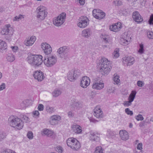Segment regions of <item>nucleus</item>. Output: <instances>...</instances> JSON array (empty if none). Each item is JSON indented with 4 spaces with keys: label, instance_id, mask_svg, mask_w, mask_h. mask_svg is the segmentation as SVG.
Masks as SVG:
<instances>
[{
    "label": "nucleus",
    "instance_id": "obj_1",
    "mask_svg": "<svg viewBox=\"0 0 153 153\" xmlns=\"http://www.w3.org/2000/svg\"><path fill=\"white\" fill-rule=\"evenodd\" d=\"M8 122L10 126L15 129L20 130L24 126V121L21 118L13 115L9 117Z\"/></svg>",
    "mask_w": 153,
    "mask_h": 153
},
{
    "label": "nucleus",
    "instance_id": "obj_2",
    "mask_svg": "<svg viewBox=\"0 0 153 153\" xmlns=\"http://www.w3.org/2000/svg\"><path fill=\"white\" fill-rule=\"evenodd\" d=\"M42 56L41 55H31L27 57L28 62L32 66L37 67L41 65L43 62Z\"/></svg>",
    "mask_w": 153,
    "mask_h": 153
},
{
    "label": "nucleus",
    "instance_id": "obj_3",
    "mask_svg": "<svg viewBox=\"0 0 153 153\" xmlns=\"http://www.w3.org/2000/svg\"><path fill=\"white\" fill-rule=\"evenodd\" d=\"M110 62L106 58H102L99 63L100 72L102 75L107 74L110 71L111 67L109 64Z\"/></svg>",
    "mask_w": 153,
    "mask_h": 153
},
{
    "label": "nucleus",
    "instance_id": "obj_4",
    "mask_svg": "<svg viewBox=\"0 0 153 153\" xmlns=\"http://www.w3.org/2000/svg\"><path fill=\"white\" fill-rule=\"evenodd\" d=\"M43 61L44 64L46 66L51 67L56 64L57 61V59L55 55L48 54L45 56Z\"/></svg>",
    "mask_w": 153,
    "mask_h": 153
},
{
    "label": "nucleus",
    "instance_id": "obj_5",
    "mask_svg": "<svg viewBox=\"0 0 153 153\" xmlns=\"http://www.w3.org/2000/svg\"><path fill=\"white\" fill-rule=\"evenodd\" d=\"M66 17L65 13L63 12L57 17L55 18L53 20V24L56 26H59L62 25L65 21Z\"/></svg>",
    "mask_w": 153,
    "mask_h": 153
},
{
    "label": "nucleus",
    "instance_id": "obj_6",
    "mask_svg": "<svg viewBox=\"0 0 153 153\" xmlns=\"http://www.w3.org/2000/svg\"><path fill=\"white\" fill-rule=\"evenodd\" d=\"M36 17L40 20H43L47 16V12L45 11V8L43 6L37 7L36 10Z\"/></svg>",
    "mask_w": 153,
    "mask_h": 153
},
{
    "label": "nucleus",
    "instance_id": "obj_7",
    "mask_svg": "<svg viewBox=\"0 0 153 153\" xmlns=\"http://www.w3.org/2000/svg\"><path fill=\"white\" fill-rule=\"evenodd\" d=\"M80 74V72L78 69L72 70L68 74L67 78L70 81H73L77 79Z\"/></svg>",
    "mask_w": 153,
    "mask_h": 153
},
{
    "label": "nucleus",
    "instance_id": "obj_8",
    "mask_svg": "<svg viewBox=\"0 0 153 153\" xmlns=\"http://www.w3.org/2000/svg\"><path fill=\"white\" fill-rule=\"evenodd\" d=\"M89 20L86 16H81L79 19L77 25L80 28H85L89 24Z\"/></svg>",
    "mask_w": 153,
    "mask_h": 153
},
{
    "label": "nucleus",
    "instance_id": "obj_9",
    "mask_svg": "<svg viewBox=\"0 0 153 153\" xmlns=\"http://www.w3.org/2000/svg\"><path fill=\"white\" fill-rule=\"evenodd\" d=\"M69 52V49L66 46L60 47L58 50V55L60 58H62L65 57L67 54Z\"/></svg>",
    "mask_w": 153,
    "mask_h": 153
},
{
    "label": "nucleus",
    "instance_id": "obj_10",
    "mask_svg": "<svg viewBox=\"0 0 153 153\" xmlns=\"http://www.w3.org/2000/svg\"><path fill=\"white\" fill-rule=\"evenodd\" d=\"M93 15L96 18L100 19L103 18L105 16V13L99 9H94L92 11Z\"/></svg>",
    "mask_w": 153,
    "mask_h": 153
},
{
    "label": "nucleus",
    "instance_id": "obj_11",
    "mask_svg": "<svg viewBox=\"0 0 153 153\" xmlns=\"http://www.w3.org/2000/svg\"><path fill=\"white\" fill-rule=\"evenodd\" d=\"M44 74L41 71H36L34 72L33 76L35 79L39 82H41L45 78V77Z\"/></svg>",
    "mask_w": 153,
    "mask_h": 153
},
{
    "label": "nucleus",
    "instance_id": "obj_12",
    "mask_svg": "<svg viewBox=\"0 0 153 153\" xmlns=\"http://www.w3.org/2000/svg\"><path fill=\"white\" fill-rule=\"evenodd\" d=\"M41 48L44 53L47 55L49 54L52 52V48L51 46L46 42H43L41 44Z\"/></svg>",
    "mask_w": 153,
    "mask_h": 153
},
{
    "label": "nucleus",
    "instance_id": "obj_13",
    "mask_svg": "<svg viewBox=\"0 0 153 153\" xmlns=\"http://www.w3.org/2000/svg\"><path fill=\"white\" fill-rule=\"evenodd\" d=\"M90 80L89 78L87 76L82 77L80 82V86L84 88H86L90 84Z\"/></svg>",
    "mask_w": 153,
    "mask_h": 153
},
{
    "label": "nucleus",
    "instance_id": "obj_14",
    "mask_svg": "<svg viewBox=\"0 0 153 153\" xmlns=\"http://www.w3.org/2000/svg\"><path fill=\"white\" fill-rule=\"evenodd\" d=\"M134 58L132 56H128L124 57L123 59V63L127 66L131 65L134 63Z\"/></svg>",
    "mask_w": 153,
    "mask_h": 153
},
{
    "label": "nucleus",
    "instance_id": "obj_15",
    "mask_svg": "<svg viewBox=\"0 0 153 153\" xmlns=\"http://www.w3.org/2000/svg\"><path fill=\"white\" fill-rule=\"evenodd\" d=\"M132 18L135 21L138 23L141 22L143 21V18L137 11H134L133 13Z\"/></svg>",
    "mask_w": 153,
    "mask_h": 153
},
{
    "label": "nucleus",
    "instance_id": "obj_16",
    "mask_svg": "<svg viewBox=\"0 0 153 153\" xmlns=\"http://www.w3.org/2000/svg\"><path fill=\"white\" fill-rule=\"evenodd\" d=\"M119 135L121 139L123 140H126L129 139V136L128 132L125 130H121L119 131Z\"/></svg>",
    "mask_w": 153,
    "mask_h": 153
},
{
    "label": "nucleus",
    "instance_id": "obj_17",
    "mask_svg": "<svg viewBox=\"0 0 153 153\" xmlns=\"http://www.w3.org/2000/svg\"><path fill=\"white\" fill-rule=\"evenodd\" d=\"M61 117L58 115H53L51 117L50 120V124L52 125H54L57 124L58 121L61 120Z\"/></svg>",
    "mask_w": 153,
    "mask_h": 153
},
{
    "label": "nucleus",
    "instance_id": "obj_18",
    "mask_svg": "<svg viewBox=\"0 0 153 153\" xmlns=\"http://www.w3.org/2000/svg\"><path fill=\"white\" fill-rule=\"evenodd\" d=\"M92 87L93 88L100 90L104 88V83L100 81H95L94 82Z\"/></svg>",
    "mask_w": 153,
    "mask_h": 153
},
{
    "label": "nucleus",
    "instance_id": "obj_19",
    "mask_svg": "<svg viewBox=\"0 0 153 153\" xmlns=\"http://www.w3.org/2000/svg\"><path fill=\"white\" fill-rule=\"evenodd\" d=\"M92 33L91 30L90 28H87L83 30L82 32V37L88 38L90 37Z\"/></svg>",
    "mask_w": 153,
    "mask_h": 153
},
{
    "label": "nucleus",
    "instance_id": "obj_20",
    "mask_svg": "<svg viewBox=\"0 0 153 153\" xmlns=\"http://www.w3.org/2000/svg\"><path fill=\"white\" fill-rule=\"evenodd\" d=\"M121 28V23L120 22L116 23L109 27L110 30L114 32H117L119 31Z\"/></svg>",
    "mask_w": 153,
    "mask_h": 153
},
{
    "label": "nucleus",
    "instance_id": "obj_21",
    "mask_svg": "<svg viewBox=\"0 0 153 153\" xmlns=\"http://www.w3.org/2000/svg\"><path fill=\"white\" fill-rule=\"evenodd\" d=\"M10 25H6L5 27L3 28L1 33L2 35H8L10 33V31L11 30Z\"/></svg>",
    "mask_w": 153,
    "mask_h": 153
},
{
    "label": "nucleus",
    "instance_id": "obj_22",
    "mask_svg": "<svg viewBox=\"0 0 153 153\" xmlns=\"http://www.w3.org/2000/svg\"><path fill=\"white\" fill-rule=\"evenodd\" d=\"M94 115L98 118H101L102 117V112L100 109V108L97 107L94 109Z\"/></svg>",
    "mask_w": 153,
    "mask_h": 153
},
{
    "label": "nucleus",
    "instance_id": "obj_23",
    "mask_svg": "<svg viewBox=\"0 0 153 153\" xmlns=\"http://www.w3.org/2000/svg\"><path fill=\"white\" fill-rule=\"evenodd\" d=\"M72 128L73 131L76 133L80 134L82 132L81 127L78 125H74Z\"/></svg>",
    "mask_w": 153,
    "mask_h": 153
},
{
    "label": "nucleus",
    "instance_id": "obj_24",
    "mask_svg": "<svg viewBox=\"0 0 153 153\" xmlns=\"http://www.w3.org/2000/svg\"><path fill=\"white\" fill-rule=\"evenodd\" d=\"M75 141H76V143H73V144H72L73 146H71L70 148L74 150H77L80 148V144L77 139H76Z\"/></svg>",
    "mask_w": 153,
    "mask_h": 153
},
{
    "label": "nucleus",
    "instance_id": "obj_25",
    "mask_svg": "<svg viewBox=\"0 0 153 153\" xmlns=\"http://www.w3.org/2000/svg\"><path fill=\"white\" fill-rule=\"evenodd\" d=\"M36 38L35 36L31 37L29 40L25 41L24 43L27 46L31 45L34 42Z\"/></svg>",
    "mask_w": 153,
    "mask_h": 153
},
{
    "label": "nucleus",
    "instance_id": "obj_26",
    "mask_svg": "<svg viewBox=\"0 0 153 153\" xmlns=\"http://www.w3.org/2000/svg\"><path fill=\"white\" fill-rule=\"evenodd\" d=\"M7 48L6 43L4 41L0 39V52H2V51Z\"/></svg>",
    "mask_w": 153,
    "mask_h": 153
},
{
    "label": "nucleus",
    "instance_id": "obj_27",
    "mask_svg": "<svg viewBox=\"0 0 153 153\" xmlns=\"http://www.w3.org/2000/svg\"><path fill=\"white\" fill-rule=\"evenodd\" d=\"M90 139L91 140L97 141L99 140V137L97 136L96 134L93 132H91L90 135Z\"/></svg>",
    "mask_w": 153,
    "mask_h": 153
},
{
    "label": "nucleus",
    "instance_id": "obj_28",
    "mask_svg": "<svg viewBox=\"0 0 153 153\" xmlns=\"http://www.w3.org/2000/svg\"><path fill=\"white\" fill-rule=\"evenodd\" d=\"M76 139L74 138H68L66 141L67 146L70 147L71 146H73L72 144H73V143H76V141L75 140Z\"/></svg>",
    "mask_w": 153,
    "mask_h": 153
},
{
    "label": "nucleus",
    "instance_id": "obj_29",
    "mask_svg": "<svg viewBox=\"0 0 153 153\" xmlns=\"http://www.w3.org/2000/svg\"><path fill=\"white\" fill-rule=\"evenodd\" d=\"M136 94V92L135 91H132L130 95L128 97V100L130 102H132L135 98V96Z\"/></svg>",
    "mask_w": 153,
    "mask_h": 153
},
{
    "label": "nucleus",
    "instance_id": "obj_30",
    "mask_svg": "<svg viewBox=\"0 0 153 153\" xmlns=\"http://www.w3.org/2000/svg\"><path fill=\"white\" fill-rule=\"evenodd\" d=\"M71 106L74 109H76L79 106L80 104L78 102L75 101L74 99H73L71 101Z\"/></svg>",
    "mask_w": 153,
    "mask_h": 153
},
{
    "label": "nucleus",
    "instance_id": "obj_31",
    "mask_svg": "<svg viewBox=\"0 0 153 153\" xmlns=\"http://www.w3.org/2000/svg\"><path fill=\"white\" fill-rule=\"evenodd\" d=\"M43 133L44 134L48 137H51L53 134V132L51 130L45 129L44 130Z\"/></svg>",
    "mask_w": 153,
    "mask_h": 153
},
{
    "label": "nucleus",
    "instance_id": "obj_32",
    "mask_svg": "<svg viewBox=\"0 0 153 153\" xmlns=\"http://www.w3.org/2000/svg\"><path fill=\"white\" fill-rule=\"evenodd\" d=\"M6 59L9 62H12L15 59V57L13 54L9 53L7 55Z\"/></svg>",
    "mask_w": 153,
    "mask_h": 153
},
{
    "label": "nucleus",
    "instance_id": "obj_33",
    "mask_svg": "<svg viewBox=\"0 0 153 153\" xmlns=\"http://www.w3.org/2000/svg\"><path fill=\"white\" fill-rule=\"evenodd\" d=\"M29 102L28 100H26L25 101H23L20 104V105L22 109H24L26 107H27L29 105L27 104V103Z\"/></svg>",
    "mask_w": 153,
    "mask_h": 153
},
{
    "label": "nucleus",
    "instance_id": "obj_34",
    "mask_svg": "<svg viewBox=\"0 0 153 153\" xmlns=\"http://www.w3.org/2000/svg\"><path fill=\"white\" fill-rule=\"evenodd\" d=\"M61 93V92L60 90L58 89H55L52 93V95L53 97H56L58 96Z\"/></svg>",
    "mask_w": 153,
    "mask_h": 153
},
{
    "label": "nucleus",
    "instance_id": "obj_35",
    "mask_svg": "<svg viewBox=\"0 0 153 153\" xmlns=\"http://www.w3.org/2000/svg\"><path fill=\"white\" fill-rule=\"evenodd\" d=\"M114 77L113 78V80L114 81V84L115 83L116 84H118L120 82V79L119 76L117 75L116 74H115L114 75Z\"/></svg>",
    "mask_w": 153,
    "mask_h": 153
},
{
    "label": "nucleus",
    "instance_id": "obj_36",
    "mask_svg": "<svg viewBox=\"0 0 153 153\" xmlns=\"http://www.w3.org/2000/svg\"><path fill=\"white\" fill-rule=\"evenodd\" d=\"M103 149L101 146H97L94 153H103Z\"/></svg>",
    "mask_w": 153,
    "mask_h": 153
},
{
    "label": "nucleus",
    "instance_id": "obj_37",
    "mask_svg": "<svg viewBox=\"0 0 153 153\" xmlns=\"http://www.w3.org/2000/svg\"><path fill=\"white\" fill-rule=\"evenodd\" d=\"M140 48L138 51V52L141 54L143 53L144 51V46L143 44L141 43L139 44Z\"/></svg>",
    "mask_w": 153,
    "mask_h": 153
},
{
    "label": "nucleus",
    "instance_id": "obj_38",
    "mask_svg": "<svg viewBox=\"0 0 153 153\" xmlns=\"http://www.w3.org/2000/svg\"><path fill=\"white\" fill-rule=\"evenodd\" d=\"M21 117L22 119V121H24L25 123H28L30 121L29 118L25 115H23Z\"/></svg>",
    "mask_w": 153,
    "mask_h": 153
},
{
    "label": "nucleus",
    "instance_id": "obj_39",
    "mask_svg": "<svg viewBox=\"0 0 153 153\" xmlns=\"http://www.w3.org/2000/svg\"><path fill=\"white\" fill-rule=\"evenodd\" d=\"M115 134L113 131L108 130L107 132V136L109 138H112L115 136Z\"/></svg>",
    "mask_w": 153,
    "mask_h": 153
},
{
    "label": "nucleus",
    "instance_id": "obj_40",
    "mask_svg": "<svg viewBox=\"0 0 153 153\" xmlns=\"http://www.w3.org/2000/svg\"><path fill=\"white\" fill-rule=\"evenodd\" d=\"M24 18L23 16L21 15H19L18 16H16L13 19V21H18L20 19H22Z\"/></svg>",
    "mask_w": 153,
    "mask_h": 153
},
{
    "label": "nucleus",
    "instance_id": "obj_41",
    "mask_svg": "<svg viewBox=\"0 0 153 153\" xmlns=\"http://www.w3.org/2000/svg\"><path fill=\"white\" fill-rule=\"evenodd\" d=\"M46 108L47 112L49 113H52L54 111V109L53 107L47 106H46Z\"/></svg>",
    "mask_w": 153,
    "mask_h": 153
},
{
    "label": "nucleus",
    "instance_id": "obj_42",
    "mask_svg": "<svg viewBox=\"0 0 153 153\" xmlns=\"http://www.w3.org/2000/svg\"><path fill=\"white\" fill-rule=\"evenodd\" d=\"M6 134L3 132H0V142L2 141L6 137Z\"/></svg>",
    "mask_w": 153,
    "mask_h": 153
},
{
    "label": "nucleus",
    "instance_id": "obj_43",
    "mask_svg": "<svg viewBox=\"0 0 153 153\" xmlns=\"http://www.w3.org/2000/svg\"><path fill=\"white\" fill-rule=\"evenodd\" d=\"M119 49H117L115 50L114 52L113 53V55L114 57L117 58L119 56Z\"/></svg>",
    "mask_w": 153,
    "mask_h": 153
},
{
    "label": "nucleus",
    "instance_id": "obj_44",
    "mask_svg": "<svg viewBox=\"0 0 153 153\" xmlns=\"http://www.w3.org/2000/svg\"><path fill=\"white\" fill-rule=\"evenodd\" d=\"M136 119L138 121L143 120L144 119L143 117L142 116V115L139 114L137 115L135 117Z\"/></svg>",
    "mask_w": 153,
    "mask_h": 153
},
{
    "label": "nucleus",
    "instance_id": "obj_45",
    "mask_svg": "<svg viewBox=\"0 0 153 153\" xmlns=\"http://www.w3.org/2000/svg\"><path fill=\"white\" fill-rule=\"evenodd\" d=\"M126 113L128 115H130L131 116L133 114V112L132 111H130L129 108H126L125 110Z\"/></svg>",
    "mask_w": 153,
    "mask_h": 153
},
{
    "label": "nucleus",
    "instance_id": "obj_46",
    "mask_svg": "<svg viewBox=\"0 0 153 153\" xmlns=\"http://www.w3.org/2000/svg\"><path fill=\"white\" fill-rule=\"evenodd\" d=\"M27 136L30 139H32L33 137V133L31 131H29L28 132Z\"/></svg>",
    "mask_w": 153,
    "mask_h": 153
},
{
    "label": "nucleus",
    "instance_id": "obj_47",
    "mask_svg": "<svg viewBox=\"0 0 153 153\" xmlns=\"http://www.w3.org/2000/svg\"><path fill=\"white\" fill-rule=\"evenodd\" d=\"M56 151L59 153H61L62 152V148L61 146H57L55 148Z\"/></svg>",
    "mask_w": 153,
    "mask_h": 153
},
{
    "label": "nucleus",
    "instance_id": "obj_48",
    "mask_svg": "<svg viewBox=\"0 0 153 153\" xmlns=\"http://www.w3.org/2000/svg\"><path fill=\"white\" fill-rule=\"evenodd\" d=\"M147 36L149 39H153V32L152 31H149L147 33Z\"/></svg>",
    "mask_w": 153,
    "mask_h": 153
},
{
    "label": "nucleus",
    "instance_id": "obj_49",
    "mask_svg": "<svg viewBox=\"0 0 153 153\" xmlns=\"http://www.w3.org/2000/svg\"><path fill=\"white\" fill-rule=\"evenodd\" d=\"M131 102H130L129 101H125L123 103V105L126 107H128L130 106L131 105Z\"/></svg>",
    "mask_w": 153,
    "mask_h": 153
},
{
    "label": "nucleus",
    "instance_id": "obj_50",
    "mask_svg": "<svg viewBox=\"0 0 153 153\" xmlns=\"http://www.w3.org/2000/svg\"><path fill=\"white\" fill-rule=\"evenodd\" d=\"M44 105L42 104H39L38 107V109L39 111H42L44 110Z\"/></svg>",
    "mask_w": 153,
    "mask_h": 153
},
{
    "label": "nucleus",
    "instance_id": "obj_51",
    "mask_svg": "<svg viewBox=\"0 0 153 153\" xmlns=\"http://www.w3.org/2000/svg\"><path fill=\"white\" fill-rule=\"evenodd\" d=\"M149 22L150 25H153V14H152L150 16Z\"/></svg>",
    "mask_w": 153,
    "mask_h": 153
},
{
    "label": "nucleus",
    "instance_id": "obj_52",
    "mask_svg": "<svg viewBox=\"0 0 153 153\" xmlns=\"http://www.w3.org/2000/svg\"><path fill=\"white\" fill-rule=\"evenodd\" d=\"M74 115V113L72 111H69L68 112V116L70 118L72 117Z\"/></svg>",
    "mask_w": 153,
    "mask_h": 153
},
{
    "label": "nucleus",
    "instance_id": "obj_53",
    "mask_svg": "<svg viewBox=\"0 0 153 153\" xmlns=\"http://www.w3.org/2000/svg\"><path fill=\"white\" fill-rule=\"evenodd\" d=\"M114 2L116 6L120 5L122 4L121 1L120 0H116Z\"/></svg>",
    "mask_w": 153,
    "mask_h": 153
},
{
    "label": "nucleus",
    "instance_id": "obj_54",
    "mask_svg": "<svg viewBox=\"0 0 153 153\" xmlns=\"http://www.w3.org/2000/svg\"><path fill=\"white\" fill-rule=\"evenodd\" d=\"M33 117L36 116L37 117H39V113L38 111H36L33 112Z\"/></svg>",
    "mask_w": 153,
    "mask_h": 153
},
{
    "label": "nucleus",
    "instance_id": "obj_55",
    "mask_svg": "<svg viewBox=\"0 0 153 153\" xmlns=\"http://www.w3.org/2000/svg\"><path fill=\"white\" fill-rule=\"evenodd\" d=\"M5 88V84L4 83H2L0 85V91L3 90Z\"/></svg>",
    "mask_w": 153,
    "mask_h": 153
},
{
    "label": "nucleus",
    "instance_id": "obj_56",
    "mask_svg": "<svg viewBox=\"0 0 153 153\" xmlns=\"http://www.w3.org/2000/svg\"><path fill=\"white\" fill-rule=\"evenodd\" d=\"M137 85L139 87H142L143 86L144 84L142 81H139L137 82Z\"/></svg>",
    "mask_w": 153,
    "mask_h": 153
},
{
    "label": "nucleus",
    "instance_id": "obj_57",
    "mask_svg": "<svg viewBox=\"0 0 153 153\" xmlns=\"http://www.w3.org/2000/svg\"><path fill=\"white\" fill-rule=\"evenodd\" d=\"M11 149H4L1 153H10V152H11Z\"/></svg>",
    "mask_w": 153,
    "mask_h": 153
},
{
    "label": "nucleus",
    "instance_id": "obj_58",
    "mask_svg": "<svg viewBox=\"0 0 153 153\" xmlns=\"http://www.w3.org/2000/svg\"><path fill=\"white\" fill-rule=\"evenodd\" d=\"M137 149L139 150H141L142 149V143H138L137 146Z\"/></svg>",
    "mask_w": 153,
    "mask_h": 153
},
{
    "label": "nucleus",
    "instance_id": "obj_59",
    "mask_svg": "<svg viewBox=\"0 0 153 153\" xmlns=\"http://www.w3.org/2000/svg\"><path fill=\"white\" fill-rule=\"evenodd\" d=\"M102 38L103 39V40L104 42L106 43L108 42L109 39L108 37H106V36H104L103 37V36L102 37Z\"/></svg>",
    "mask_w": 153,
    "mask_h": 153
},
{
    "label": "nucleus",
    "instance_id": "obj_60",
    "mask_svg": "<svg viewBox=\"0 0 153 153\" xmlns=\"http://www.w3.org/2000/svg\"><path fill=\"white\" fill-rule=\"evenodd\" d=\"M78 1L81 5H83L85 3V0H78Z\"/></svg>",
    "mask_w": 153,
    "mask_h": 153
},
{
    "label": "nucleus",
    "instance_id": "obj_61",
    "mask_svg": "<svg viewBox=\"0 0 153 153\" xmlns=\"http://www.w3.org/2000/svg\"><path fill=\"white\" fill-rule=\"evenodd\" d=\"M11 48L14 52H15L17 50L18 47L16 46H11Z\"/></svg>",
    "mask_w": 153,
    "mask_h": 153
},
{
    "label": "nucleus",
    "instance_id": "obj_62",
    "mask_svg": "<svg viewBox=\"0 0 153 153\" xmlns=\"http://www.w3.org/2000/svg\"><path fill=\"white\" fill-rule=\"evenodd\" d=\"M90 120L91 122L96 123V122H97V121L96 120H95V119H90Z\"/></svg>",
    "mask_w": 153,
    "mask_h": 153
},
{
    "label": "nucleus",
    "instance_id": "obj_63",
    "mask_svg": "<svg viewBox=\"0 0 153 153\" xmlns=\"http://www.w3.org/2000/svg\"><path fill=\"white\" fill-rule=\"evenodd\" d=\"M145 125V123L143 122H140L139 124V126L140 127H142L144 126Z\"/></svg>",
    "mask_w": 153,
    "mask_h": 153
},
{
    "label": "nucleus",
    "instance_id": "obj_64",
    "mask_svg": "<svg viewBox=\"0 0 153 153\" xmlns=\"http://www.w3.org/2000/svg\"><path fill=\"white\" fill-rule=\"evenodd\" d=\"M140 1L141 2V4H143L145 3V1L144 0H140Z\"/></svg>",
    "mask_w": 153,
    "mask_h": 153
}]
</instances>
